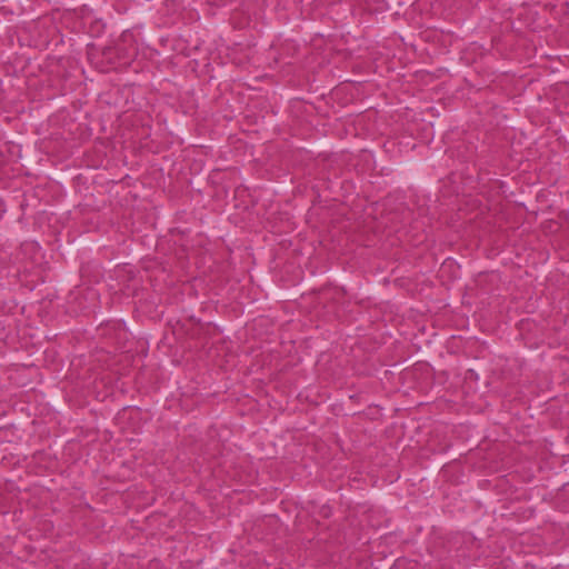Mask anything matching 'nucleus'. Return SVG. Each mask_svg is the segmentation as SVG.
<instances>
[{
  "label": "nucleus",
  "instance_id": "f257e3e1",
  "mask_svg": "<svg viewBox=\"0 0 569 569\" xmlns=\"http://www.w3.org/2000/svg\"><path fill=\"white\" fill-rule=\"evenodd\" d=\"M450 266H451V263H450V262H449V263H445V264L442 266V269H446V268H448V267H450Z\"/></svg>",
  "mask_w": 569,
  "mask_h": 569
}]
</instances>
